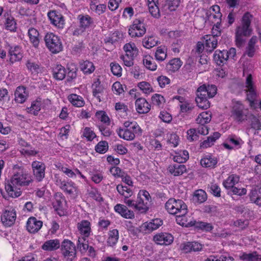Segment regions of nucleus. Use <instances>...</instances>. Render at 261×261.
<instances>
[{
  "instance_id": "f257e3e1",
  "label": "nucleus",
  "mask_w": 261,
  "mask_h": 261,
  "mask_svg": "<svg viewBox=\"0 0 261 261\" xmlns=\"http://www.w3.org/2000/svg\"><path fill=\"white\" fill-rule=\"evenodd\" d=\"M14 169L17 170L14 171L10 179L6 182L5 189L9 196L16 198L21 194L19 187L29 186L32 182V179L23 168L15 165Z\"/></svg>"
},
{
  "instance_id": "f03ea898",
  "label": "nucleus",
  "mask_w": 261,
  "mask_h": 261,
  "mask_svg": "<svg viewBox=\"0 0 261 261\" xmlns=\"http://www.w3.org/2000/svg\"><path fill=\"white\" fill-rule=\"evenodd\" d=\"M118 136L124 140L132 141L136 135H140L141 129L136 121H126L123 123V127H119L116 130Z\"/></svg>"
},
{
  "instance_id": "7ed1b4c3",
  "label": "nucleus",
  "mask_w": 261,
  "mask_h": 261,
  "mask_svg": "<svg viewBox=\"0 0 261 261\" xmlns=\"http://www.w3.org/2000/svg\"><path fill=\"white\" fill-rule=\"evenodd\" d=\"M165 208L169 213L176 216L180 213L184 215L188 212L187 205L180 199H169L165 204Z\"/></svg>"
},
{
  "instance_id": "20e7f679",
  "label": "nucleus",
  "mask_w": 261,
  "mask_h": 261,
  "mask_svg": "<svg viewBox=\"0 0 261 261\" xmlns=\"http://www.w3.org/2000/svg\"><path fill=\"white\" fill-rule=\"evenodd\" d=\"M245 84L247 88V99L249 101L250 108L253 109H256L259 108L261 110V100L258 104L256 101L257 93L253 84L252 77L251 74L247 76Z\"/></svg>"
},
{
  "instance_id": "39448f33",
  "label": "nucleus",
  "mask_w": 261,
  "mask_h": 261,
  "mask_svg": "<svg viewBox=\"0 0 261 261\" xmlns=\"http://www.w3.org/2000/svg\"><path fill=\"white\" fill-rule=\"evenodd\" d=\"M61 253L66 261H73L76 256V250L74 244L65 239L60 244Z\"/></svg>"
},
{
  "instance_id": "423d86ee",
  "label": "nucleus",
  "mask_w": 261,
  "mask_h": 261,
  "mask_svg": "<svg viewBox=\"0 0 261 261\" xmlns=\"http://www.w3.org/2000/svg\"><path fill=\"white\" fill-rule=\"evenodd\" d=\"M47 48L54 54H57L63 49V45L60 38L52 33H47L44 38Z\"/></svg>"
},
{
  "instance_id": "0eeeda50",
  "label": "nucleus",
  "mask_w": 261,
  "mask_h": 261,
  "mask_svg": "<svg viewBox=\"0 0 261 261\" xmlns=\"http://www.w3.org/2000/svg\"><path fill=\"white\" fill-rule=\"evenodd\" d=\"M56 185L67 194L76 196L79 194L78 187L71 180L58 179Z\"/></svg>"
},
{
  "instance_id": "6e6552de",
  "label": "nucleus",
  "mask_w": 261,
  "mask_h": 261,
  "mask_svg": "<svg viewBox=\"0 0 261 261\" xmlns=\"http://www.w3.org/2000/svg\"><path fill=\"white\" fill-rule=\"evenodd\" d=\"M236 55V50L234 48H231L229 50H217L214 54V60L218 65L225 64L228 59L233 58Z\"/></svg>"
},
{
  "instance_id": "1a4fd4ad",
  "label": "nucleus",
  "mask_w": 261,
  "mask_h": 261,
  "mask_svg": "<svg viewBox=\"0 0 261 261\" xmlns=\"http://www.w3.org/2000/svg\"><path fill=\"white\" fill-rule=\"evenodd\" d=\"M231 110V116L239 122H242L247 119V114L245 111V107L240 101L233 100Z\"/></svg>"
},
{
  "instance_id": "9d476101",
  "label": "nucleus",
  "mask_w": 261,
  "mask_h": 261,
  "mask_svg": "<svg viewBox=\"0 0 261 261\" xmlns=\"http://www.w3.org/2000/svg\"><path fill=\"white\" fill-rule=\"evenodd\" d=\"M146 31V28L143 21L136 19L129 26L128 34L132 38L141 37L145 34Z\"/></svg>"
},
{
  "instance_id": "9b49d317",
  "label": "nucleus",
  "mask_w": 261,
  "mask_h": 261,
  "mask_svg": "<svg viewBox=\"0 0 261 261\" xmlns=\"http://www.w3.org/2000/svg\"><path fill=\"white\" fill-rule=\"evenodd\" d=\"M252 29L251 27L241 23L236 30V42L238 47H241L244 42L243 37H248L251 35Z\"/></svg>"
},
{
  "instance_id": "f8f14e48",
  "label": "nucleus",
  "mask_w": 261,
  "mask_h": 261,
  "mask_svg": "<svg viewBox=\"0 0 261 261\" xmlns=\"http://www.w3.org/2000/svg\"><path fill=\"white\" fill-rule=\"evenodd\" d=\"M16 218V212L13 207H8L2 213L1 220L6 227H10L14 224Z\"/></svg>"
},
{
  "instance_id": "ddd939ff",
  "label": "nucleus",
  "mask_w": 261,
  "mask_h": 261,
  "mask_svg": "<svg viewBox=\"0 0 261 261\" xmlns=\"http://www.w3.org/2000/svg\"><path fill=\"white\" fill-rule=\"evenodd\" d=\"M77 19L80 22V25L73 31V35L74 36L82 34L86 29L89 28L93 23V19L88 15H80L78 16Z\"/></svg>"
},
{
  "instance_id": "4468645a",
  "label": "nucleus",
  "mask_w": 261,
  "mask_h": 261,
  "mask_svg": "<svg viewBox=\"0 0 261 261\" xmlns=\"http://www.w3.org/2000/svg\"><path fill=\"white\" fill-rule=\"evenodd\" d=\"M47 16L50 23L59 29L62 30L65 26V19L63 16L57 11H50Z\"/></svg>"
},
{
  "instance_id": "2eb2a0df",
  "label": "nucleus",
  "mask_w": 261,
  "mask_h": 261,
  "mask_svg": "<svg viewBox=\"0 0 261 261\" xmlns=\"http://www.w3.org/2000/svg\"><path fill=\"white\" fill-rule=\"evenodd\" d=\"M32 168L35 179L38 182L41 181L45 177V164L41 162L35 161L32 162Z\"/></svg>"
},
{
  "instance_id": "dca6fc26",
  "label": "nucleus",
  "mask_w": 261,
  "mask_h": 261,
  "mask_svg": "<svg viewBox=\"0 0 261 261\" xmlns=\"http://www.w3.org/2000/svg\"><path fill=\"white\" fill-rule=\"evenodd\" d=\"M244 144L242 139L236 135L229 136L223 143L224 147L229 150L239 149Z\"/></svg>"
},
{
  "instance_id": "f3484780",
  "label": "nucleus",
  "mask_w": 261,
  "mask_h": 261,
  "mask_svg": "<svg viewBox=\"0 0 261 261\" xmlns=\"http://www.w3.org/2000/svg\"><path fill=\"white\" fill-rule=\"evenodd\" d=\"M163 224V221L160 219H155L149 222H146L141 226V231L145 233H150L158 229Z\"/></svg>"
},
{
  "instance_id": "a211bd4d",
  "label": "nucleus",
  "mask_w": 261,
  "mask_h": 261,
  "mask_svg": "<svg viewBox=\"0 0 261 261\" xmlns=\"http://www.w3.org/2000/svg\"><path fill=\"white\" fill-rule=\"evenodd\" d=\"M153 240L157 244L168 245L173 242V237L168 233L160 232L154 236Z\"/></svg>"
},
{
  "instance_id": "6ab92c4d",
  "label": "nucleus",
  "mask_w": 261,
  "mask_h": 261,
  "mask_svg": "<svg viewBox=\"0 0 261 261\" xmlns=\"http://www.w3.org/2000/svg\"><path fill=\"white\" fill-rule=\"evenodd\" d=\"M196 95L195 100L199 108L202 109H207L210 108V103L208 100V97L205 95V91L197 89Z\"/></svg>"
},
{
  "instance_id": "aec40b11",
  "label": "nucleus",
  "mask_w": 261,
  "mask_h": 261,
  "mask_svg": "<svg viewBox=\"0 0 261 261\" xmlns=\"http://www.w3.org/2000/svg\"><path fill=\"white\" fill-rule=\"evenodd\" d=\"M42 222L38 220L35 217H32L28 219L27 223V229L31 233L38 232L42 226Z\"/></svg>"
},
{
  "instance_id": "412c9836",
  "label": "nucleus",
  "mask_w": 261,
  "mask_h": 261,
  "mask_svg": "<svg viewBox=\"0 0 261 261\" xmlns=\"http://www.w3.org/2000/svg\"><path fill=\"white\" fill-rule=\"evenodd\" d=\"M115 211L125 219H133L135 218L133 211L129 210L126 205L117 204L114 207Z\"/></svg>"
},
{
  "instance_id": "4be33fe9",
  "label": "nucleus",
  "mask_w": 261,
  "mask_h": 261,
  "mask_svg": "<svg viewBox=\"0 0 261 261\" xmlns=\"http://www.w3.org/2000/svg\"><path fill=\"white\" fill-rule=\"evenodd\" d=\"M181 3V0H164V3L161 8V11L165 13H168V11H175Z\"/></svg>"
},
{
  "instance_id": "5701e85b",
  "label": "nucleus",
  "mask_w": 261,
  "mask_h": 261,
  "mask_svg": "<svg viewBox=\"0 0 261 261\" xmlns=\"http://www.w3.org/2000/svg\"><path fill=\"white\" fill-rule=\"evenodd\" d=\"M137 111L140 114L148 113L150 110V105L145 98H138L135 102Z\"/></svg>"
},
{
  "instance_id": "b1692460",
  "label": "nucleus",
  "mask_w": 261,
  "mask_h": 261,
  "mask_svg": "<svg viewBox=\"0 0 261 261\" xmlns=\"http://www.w3.org/2000/svg\"><path fill=\"white\" fill-rule=\"evenodd\" d=\"M77 228L80 234L84 237H88L91 232V224L88 220H82L77 224Z\"/></svg>"
},
{
  "instance_id": "393cba45",
  "label": "nucleus",
  "mask_w": 261,
  "mask_h": 261,
  "mask_svg": "<svg viewBox=\"0 0 261 261\" xmlns=\"http://www.w3.org/2000/svg\"><path fill=\"white\" fill-rule=\"evenodd\" d=\"M205 49L207 51L211 52L217 46L218 40L216 37L207 35L203 37Z\"/></svg>"
},
{
  "instance_id": "a878e982",
  "label": "nucleus",
  "mask_w": 261,
  "mask_h": 261,
  "mask_svg": "<svg viewBox=\"0 0 261 261\" xmlns=\"http://www.w3.org/2000/svg\"><path fill=\"white\" fill-rule=\"evenodd\" d=\"M168 171L174 176H179L186 172L187 168L185 165L177 163L170 165L168 167Z\"/></svg>"
},
{
  "instance_id": "bb28decb",
  "label": "nucleus",
  "mask_w": 261,
  "mask_h": 261,
  "mask_svg": "<svg viewBox=\"0 0 261 261\" xmlns=\"http://www.w3.org/2000/svg\"><path fill=\"white\" fill-rule=\"evenodd\" d=\"M10 61L12 63L19 61L23 57L20 47L18 46L10 47L9 51Z\"/></svg>"
},
{
  "instance_id": "cd10ccee",
  "label": "nucleus",
  "mask_w": 261,
  "mask_h": 261,
  "mask_svg": "<svg viewBox=\"0 0 261 261\" xmlns=\"http://www.w3.org/2000/svg\"><path fill=\"white\" fill-rule=\"evenodd\" d=\"M60 242L58 239L49 240L45 241L41 248L46 251H53L57 250L60 247Z\"/></svg>"
},
{
  "instance_id": "c85d7f7f",
  "label": "nucleus",
  "mask_w": 261,
  "mask_h": 261,
  "mask_svg": "<svg viewBox=\"0 0 261 261\" xmlns=\"http://www.w3.org/2000/svg\"><path fill=\"white\" fill-rule=\"evenodd\" d=\"M28 95L25 87H18L15 92V100L17 102L22 103L25 101Z\"/></svg>"
},
{
  "instance_id": "c756f323",
  "label": "nucleus",
  "mask_w": 261,
  "mask_h": 261,
  "mask_svg": "<svg viewBox=\"0 0 261 261\" xmlns=\"http://www.w3.org/2000/svg\"><path fill=\"white\" fill-rule=\"evenodd\" d=\"M217 162V158L210 155H205L200 161L201 165L205 168H214Z\"/></svg>"
},
{
  "instance_id": "7c9ffc66",
  "label": "nucleus",
  "mask_w": 261,
  "mask_h": 261,
  "mask_svg": "<svg viewBox=\"0 0 261 261\" xmlns=\"http://www.w3.org/2000/svg\"><path fill=\"white\" fill-rule=\"evenodd\" d=\"M92 89L93 96L99 102H100L103 95V87L100 85V83L97 81L93 84Z\"/></svg>"
},
{
  "instance_id": "2f4dec72",
  "label": "nucleus",
  "mask_w": 261,
  "mask_h": 261,
  "mask_svg": "<svg viewBox=\"0 0 261 261\" xmlns=\"http://www.w3.org/2000/svg\"><path fill=\"white\" fill-rule=\"evenodd\" d=\"M123 49L125 54L136 57L138 55L139 50L134 42H130L125 44Z\"/></svg>"
},
{
  "instance_id": "473e14b6",
  "label": "nucleus",
  "mask_w": 261,
  "mask_h": 261,
  "mask_svg": "<svg viewBox=\"0 0 261 261\" xmlns=\"http://www.w3.org/2000/svg\"><path fill=\"white\" fill-rule=\"evenodd\" d=\"M239 257L243 261H261V256L256 251L249 253L243 252L240 254Z\"/></svg>"
},
{
  "instance_id": "72a5a7b5",
  "label": "nucleus",
  "mask_w": 261,
  "mask_h": 261,
  "mask_svg": "<svg viewBox=\"0 0 261 261\" xmlns=\"http://www.w3.org/2000/svg\"><path fill=\"white\" fill-rule=\"evenodd\" d=\"M158 0H148V10L151 15L158 18L160 16V10L157 5Z\"/></svg>"
},
{
  "instance_id": "f704fd0d",
  "label": "nucleus",
  "mask_w": 261,
  "mask_h": 261,
  "mask_svg": "<svg viewBox=\"0 0 261 261\" xmlns=\"http://www.w3.org/2000/svg\"><path fill=\"white\" fill-rule=\"evenodd\" d=\"M28 34L30 38V42L33 44L35 47H38L39 43V34L38 31L31 28L28 30Z\"/></svg>"
},
{
  "instance_id": "c9c22d12",
  "label": "nucleus",
  "mask_w": 261,
  "mask_h": 261,
  "mask_svg": "<svg viewBox=\"0 0 261 261\" xmlns=\"http://www.w3.org/2000/svg\"><path fill=\"white\" fill-rule=\"evenodd\" d=\"M80 69L85 74H89L94 72L95 66L92 62L89 61H83L80 64Z\"/></svg>"
},
{
  "instance_id": "e433bc0d",
  "label": "nucleus",
  "mask_w": 261,
  "mask_h": 261,
  "mask_svg": "<svg viewBox=\"0 0 261 261\" xmlns=\"http://www.w3.org/2000/svg\"><path fill=\"white\" fill-rule=\"evenodd\" d=\"M6 18L4 22V26L5 29L10 31V32H15L17 29V23L14 18L9 14L7 16L5 15Z\"/></svg>"
},
{
  "instance_id": "4c0bfd02",
  "label": "nucleus",
  "mask_w": 261,
  "mask_h": 261,
  "mask_svg": "<svg viewBox=\"0 0 261 261\" xmlns=\"http://www.w3.org/2000/svg\"><path fill=\"white\" fill-rule=\"evenodd\" d=\"M180 213L176 216V221L180 225L185 227L193 226L195 224V220H190L187 221V217L186 214L181 215Z\"/></svg>"
},
{
  "instance_id": "58836bf2",
  "label": "nucleus",
  "mask_w": 261,
  "mask_h": 261,
  "mask_svg": "<svg viewBox=\"0 0 261 261\" xmlns=\"http://www.w3.org/2000/svg\"><path fill=\"white\" fill-rule=\"evenodd\" d=\"M220 137V133L218 132L214 133L213 136L208 137L206 140L201 143L200 147L206 148L211 147L214 144L216 140L219 138Z\"/></svg>"
},
{
  "instance_id": "ea45409f",
  "label": "nucleus",
  "mask_w": 261,
  "mask_h": 261,
  "mask_svg": "<svg viewBox=\"0 0 261 261\" xmlns=\"http://www.w3.org/2000/svg\"><path fill=\"white\" fill-rule=\"evenodd\" d=\"M182 65V62L179 58H174L171 60L166 65L168 70L174 72L178 70Z\"/></svg>"
},
{
  "instance_id": "a19ab883",
  "label": "nucleus",
  "mask_w": 261,
  "mask_h": 261,
  "mask_svg": "<svg viewBox=\"0 0 261 261\" xmlns=\"http://www.w3.org/2000/svg\"><path fill=\"white\" fill-rule=\"evenodd\" d=\"M68 99L73 106L76 107H83L85 104L83 97L75 94L69 95Z\"/></svg>"
},
{
  "instance_id": "79ce46f5",
  "label": "nucleus",
  "mask_w": 261,
  "mask_h": 261,
  "mask_svg": "<svg viewBox=\"0 0 261 261\" xmlns=\"http://www.w3.org/2000/svg\"><path fill=\"white\" fill-rule=\"evenodd\" d=\"M150 205V204L147 203V202H145L144 199L137 198L135 203V210L141 213H145L149 210Z\"/></svg>"
},
{
  "instance_id": "37998d69",
  "label": "nucleus",
  "mask_w": 261,
  "mask_h": 261,
  "mask_svg": "<svg viewBox=\"0 0 261 261\" xmlns=\"http://www.w3.org/2000/svg\"><path fill=\"white\" fill-rule=\"evenodd\" d=\"M198 89L205 91V95L208 98L213 97L216 94L217 91V87L214 85H208L207 86L203 85L200 86Z\"/></svg>"
},
{
  "instance_id": "c03bdc74",
  "label": "nucleus",
  "mask_w": 261,
  "mask_h": 261,
  "mask_svg": "<svg viewBox=\"0 0 261 261\" xmlns=\"http://www.w3.org/2000/svg\"><path fill=\"white\" fill-rule=\"evenodd\" d=\"M54 77L57 80H63L66 75V71L64 67L61 65H57L53 69Z\"/></svg>"
},
{
  "instance_id": "a18cd8bd",
  "label": "nucleus",
  "mask_w": 261,
  "mask_h": 261,
  "mask_svg": "<svg viewBox=\"0 0 261 261\" xmlns=\"http://www.w3.org/2000/svg\"><path fill=\"white\" fill-rule=\"evenodd\" d=\"M239 181V177L236 175H231L223 182V186L227 189H232Z\"/></svg>"
},
{
  "instance_id": "49530a36",
  "label": "nucleus",
  "mask_w": 261,
  "mask_h": 261,
  "mask_svg": "<svg viewBox=\"0 0 261 261\" xmlns=\"http://www.w3.org/2000/svg\"><path fill=\"white\" fill-rule=\"evenodd\" d=\"M189 157V153L187 150H180L175 152V155L173 156V160L177 163H182L186 162Z\"/></svg>"
},
{
  "instance_id": "de8ad7c7",
  "label": "nucleus",
  "mask_w": 261,
  "mask_h": 261,
  "mask_svg": "<svg viewBox=\"0 0 261 261\" xmlns=\"http://www.w3.org/2000/svg\"><path fill=\"white\" fill-rule=\"evenodd\" d=\"M117 192L124 198H129L133 194V190L126 186L118 185L116 187Z\"/></svg>"
},
{
  "instance_id": "09e8293b",
  "label": "nucleus",
  "mask_w": 261,
  "mask_h": 261,
  "mask_svg": "<svg viewBox=\"0 0 261 261\" xmlns=\"http://www.w3.org/2000/svg\"><path fill=\"white\" fill-rule=\"evenodd\" d=\"M118 239V230L116 229L110 230L109 232V238L107 240V243L110 246H113L117 243Z\"/></svg>"
},
{
  "instance_id": "8fccbe9b",
  "label": "nucleus",
  "mask_w": 261,
  "mask_h": 261,
  "mask_svg": "<svg viewBox=\"0 0 261 261\" xmlns=\"http://www.w3.org/2000/svg\"><path fill=\"white\" fill-rule=\"evenodd\" d=\"M257 41L256 36H253L249 41L246 49V54L249 57H252L255 53V45Z\"/></svg>"
},
{
  "instance_id": "3c124183",
  "label": "nucleus",
  "mask_w": 261,
  "mask_h": 261,
  "mask_svg": "<svg viewBox=\"0 0 261 261\" xmlns=\"http://www.w3.org/2000/svg\"><path fill=\"white\" fill-rule=\"evenodd\" d=\"M206 193L202 190L196 191L193 198L194 202L197 203H203L206 200Z\"/></svg>"
},
{
  "instance_id": "603ef678",
  "label": "nucleus",
  "mask_w": 261,
  "mask_h": 261,
  "mask_svg": "<svg viewBox=\"0 0 261 261\" xmlns=\"http://www.w3.org/2000/svg\"><path fill=\"white\" fill-rule=\"evenodd\" d=\"M143 63L147 69L150 70L154 71L156 69L157 65L150 56H145L143 59Z\"/></svg>"
},
{
  "instance_id": "864d4df0",
  "label": "nucleus",
  "mask_w": 261,
  "mask_h": 261,
  "mask_svg": "<svg viewBox=\"0 0 261 261\" xmlns=\"http://www.w3.org/2000/svg\"><path fill=\"white\" fill-rule=\"evenodd\" d=\"M249 196L251 201L261 206V189L252 190Z\"/></svg>"
},
{
  "instance_id": "5fc2aeb1",
  "label": "nucleus",
  "mask_w": 261,
  "mask_h": 261,
  "mask_svg": "<svg viewBox=\"0 0 261 261\" xmlns=\"http://www.w3.org/2000/svg\"><path fill=\"white\" fill-rule=\"evenodd\" d=\"M211 120V114L208 112H203L196 118V122L199 124H205Z\"/></svg>"
},
{
  "instance_id": "6e6d98bb",
  "label": "nucleus",
  "mask_w": 261,
  "mask_h": 261,
  "mask_svg": "<svg viewBox=\"0 0 261 261\" xmlns=\"http://www.w3.org/2000/svg\"><path fill=\"white\" fill-rule=\"evenodd\" d=\"M158 40L153 36L145 37L142 41L143 45L146 48H150L158 44Z\"/></svg>"
},
{
  "instance_id": "4d7b16f0",
  "label": "nucleus",
  "mask_w": 261,
  "mask_h": 261,
  "mask_svg": "<svg viewBox=\"0 0 261 261\" xmlns=\"http://www.w3.org/2000/svg\"><path fill=\"white\" fill-rule=\"evenodd\" d=\"M90 9L96 13L100 15L105 12L106 6L104 4L97 5L95 1H93L90 3Z\"/></svg>"
},
{
  "instance_id": "13d9d810",
  "label": "nucleus",
  "mask_w": 261,
  "mask_h": 261,
  "mask_svg": "<svg viewBox=\"0 0 261 261\" xmlns=\"http://www.w3.org/2000/svg\"><path fill=\"white\" fill-rule=\"evenodd\" d=\"M42 107V103L40 100H37L32 103L31 106L28 108V112L35 115L38 114Z\"/></svg>"
},
{
  "instance_id": "bf43d9fd",
  "label": "nucleus",
  "mask_w": 261,
  "mask_h": 261,
  "mask_svg": "<svg viewBox=\"0 0 261 261\" xmlns=\"http://www.w3.org/2000/svg\"><path fill=\"white\" fill-rule=\"evenodd\" d=\"M167 57L166 49L165 47L159 46L155 53V57L159 61H164Z\"/></svg>"
},
{
  "instance_id": "052dcab7",
  "label": "nucleus",
  "mask_w": 261,
  "mask_h": 261,
  "mask_svg": "<svg viewBox=\"0 0 261 261\" xmlns=\"http://www.w3.org/2000/svg\"><path fill=\"white\" fill-rule=\"evenodd\" d=\"M86 238L84 237L79 238L77 243V248L82 253L86 251L89 248V245Z\"/></svg>"
},
{
  "instance_id": "680f3d73",
  "label": "nucleus",
  "mask_w": 261,
  "mask_h": 261,
  "mask_svg": "<svg viewBox=\"0 0 261 261\" xmlns=\"http://www.w3.org/2000/svg\"><path fill=\"white\" fill-rule=\"evenodd\" d=\"M208 188L209 192L216 197L221 196V189L217 184L211 182L208 185Z\"/></svg>"
},
{
  "instance_id": "e2e57ef3",
  "label": "nucleus",
  "mask_w": 261,
  "mask_h": 261,
  "mask_svg": "<svg viewBox=\"0 0 261 261\" xmlns=\"http://www.w3.org/2000/svg\"><path fill=\"white\" fill-rule=\"evenodd\" d=\"M25 65L28 70L32 73L39 72V65L35 62L31 60H28L25 63Z\"/></svg>"
},
{
  "instance_id": "0e129e2a",
  "label": "nucleus",
  "mask_w": 261,
  "mask_h": 261,
  "mask_svg": "<svg viewBox=\"0 0 261 261\" xmlns=\"http://www.w3.org/2000/svg\"><path fill=\"white\" fill-rule=\"evenodd\" d=\"M136 57L129 56L126 54L122 55L120 56V58L123 62V64L127 67H132L134 64V60Z\"/></svg>"
},
{
  "instance_id": "69168bd1",
  "label": "nucleus",
  "mask_w": 261,
  "mask_h": 261,
  "mask_svg": "<svg viewBox=\"0 0 261 261\" xmlns=\"http://www.w3.org/2000/svg\"><path fill=\"white\" fill-rule=\"evenodd\" d=\"M109 148L108 143L106 141H100L95 146V150L97 152L103 154L106 153Z\"/></svg>"
},
{
  "instance_id": "338daca9",
  "label": "nucleus",
  "mask_w": 261,
  "mask_h": 261,
  "mask_svg": "<svg viewBox=\"0 0 261 261\" xmlns=\"http://www.w3.org/2000/svg\"><path fill=\"white\" fill-rule=\"evenodd\" d=\"M205 261H234V259L232 257L229 256H215L211 255L207 257Z\"/></svg>"
},
{
  "instance_id": "774afa93",
  "label": "nucleus",
  "mask_w": 261,
  "mask_h": 261,
  "mask_svg": "<svg viewBox=\"0 0 261 261\" xmlns=\"http://www.w3.org/2000/svg\"><path fill=\"white\" fill-rule=\"evenodd\" d=\"M95 116L101 122L107 125L110 124V119L105 112L102 111L97 112Z\"/></svg>"
}]
</instances>
